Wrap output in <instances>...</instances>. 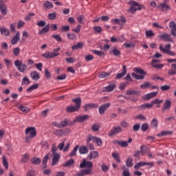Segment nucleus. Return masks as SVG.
Returning a JSON list of instances; mask_svg holds the SVG:
<instances>
[{"label": "nucleus", "mask_w": 176, "mask_h": 176, "mask_svg": "<svg viewBox=\"0 0 176 176\" xmlns=\"http://www.w3.org/2000/svg\"><path fill=\"white\" fill-rule=\"evenodd\" d=\"M72 101L73 102H75L76 106H74V105L68 106L66 108V111H67L68 113H72L74 112H78V111H79V109H80L82 100L80 99V98H73L72 100Z\"/></svg>", "instance_id": "1"}, {"label": "nucleus", "mask_w": 176, "mask_h": 176, "mask_svg": "<svg viewBox=\"0 0 176 176\" xmlns=\"http://www.w3.org/2000/svg\"><path fill=\"white\" fill-rule=\"evenodd\" d=\"M129 5H130V8L126 10L127 12H131L133 14H134L136 10H141L142 9V6L136 1H131L129 2Z\"/></svg>", "instance_id": "2"}, {"label": "nucleus", "mask_w": 176, "mask_h": 176, "mask_svg": "<svg viewBox=\"0 0 176 176\" xmlns=\"http://www.w3.org/2000/svg\"><path fill=\"white\" fill-rule=\"evenodd\" d=\"M14 64L19 72L23 73L27 71V65L23 63V61L20 60H14Z\"/></svg>", "instance_id": "3"}, {"label": "nucleus", "mask_w": 176, "mask_h": 176, "mask_svg": "<svg viewBox=\"0 0 176 176\" xmlns=\"http://www.w3.org/2000/svg\"><path fill=\"white\" fill-rule=\"evenodd\" d=\"M25 134L29 138H35L36 137V130L34 127H28L25 131Z\"/></svg>", "instance_id": "4"}, {"label": "nucleus", "mask_w": 176, "mask_h": 176, "mask_svg": "<svg viewBox=\"0 0 176 176\" xmlns=\"http://www.w3.org/2000/svg\"><path fill=\"white\" fill-rule=\"evenodd\" d=\"M158 38L161 41H164L165 42H171L172 43H174V39L171 38V35L168 34L162 33L158 35Z\"/></svg>", "instance_id": "5"}, {"label": "nucleus", "mask_w": 176, "mask_h": 176, "mask_svg": "<svg viewBox=\"0 0 176 176\" xmlns=\"http://www.w3.org/2000/svg\"><path fill=\"white\" fill-rule=\"evenodd\" d=\"M123 130L122 127L117 126H113L112 129L109 133V137H113V135H116L118 134H120Z\"/></svg>", "instance_id": "6"}, {"label": "nucleus", "mask_w": 176, "mask_h": 176, "mask_svg": "<svg viewBox=\"0 0 176 176\" xmlns=\"http://www.w3.org/2000/svg\"><path fill=\"white\" fill-rule=\"evenodd\" d=\"M89 118H90V116H89V115L77 116L74 120L73 123H82V122H85V120H87V119H89Z\"/></svg>", "instance_id": "7"}, {"label": "nucleus", "mask_w": 176, "mask_h": 176, "mask_svg": "<svg viewBox=\"0 0 176 176\" xmlns=\"http://www.w3.org/2000/svg\"><path fill=\"white\" fill-rule=\"evenodd\" d=\"M158 9H160L162 12H168L171 10V7L167 4V3H161L158 6Z\"/></svg>", "instance_id": "8"}, {"label": "nucleus", "mask_w": 176, "mask_h": 176, "mask_svg": "<svg viewBox=\"0 0 176 176\" xmlns=\"http://www.w3.org/2000/svg\"><path fill=\"white\" fill-rule=\"evenodd\" d=\"M85 167H87V168L91 169L93 167V163L91 162H87L86 160H82V163L80 164V168H85Z\"/></svg>", "instance_id": "9"}, {"label": "nucleus", "mask_w": 176, "mask_h": 176, "mask_svg": "<svg viewBox=\"0 0 176 176\" xmlns=\"http://www.w3.org/2000/svg\"><path fill=\"white\" fill-rule=\"evenodd\" d=\"M158 63H160L159 60L153 59L151 61V65L153 67V68H156L157 69H162V68L164 67V65L158 64Z\"/></svg>", "instance_id": "10"}, {"label": "nucleus", "mask_w": 176, "mask_h": 176, "mask_svg": "<svg viewBox=\"0 0 176 176\" xmlns=\"http://www.w3.org/2000/svg\"><path fill=\"white\" fill-rule=\"evenodd\" d=\"M0 12L3 16H6L8 14V10L6 9V6H5L3 0H0Z\"/></svg>", "instance_id": "11"}, {"label": "nucleus", "mask_w": 176, "mask_h": 176, "mask_svg": "<svg viewBox=\"0 0 176 176\" xmlns=\"http://www.w3.org/2000/svg\"><path fill=\"white\" fill-rule=\"evenodd\" d=\"M109 107H111V103H105L104 104H102L99 107L100 115H104V112H105V111H107V109H108Z\"/></svg>", "instance_id": "12"}, {"label": "nucleus", "mask_w": 176, "mask_h": 176, "mask_svg": "<svg viewBox=\"0 0 176 176\" xmlns=\"http://www.w3.org/2000/svg\"><path fill=\"white\" fill-rule=\"evenodd\" d=\"M144 166H153V162H140L135 164L134 168L137 170L138 168H140V167H144Z\"/></svg>", "instance_id": "13"}, {"label": "nucleus", "mask_w": 176, "mask_h": 176, "mask_svg": "<svg viewBox=\"0 0 176 176\" xmlns=\"http://www.w3.org/2000/svg\"><path fill=\"white\" fill-rule=\"evenodd\" d=\"M169 28H170L171 34L173 36H176V23L175 21H170L169 23Z\"/></svg>", "instance_id": "14"}, {"label": "nucleus", "mask_w": 176, "mask_h": 176, "mask_svg": "<svg viewBox=\"0 0 176 176\" xmlns=\"http://www.w3.org/2000/svg\"><path fill=\"white\" fill-rule=\"evenodd\" d=\"M113 144H115V145H119L122 148H126V146H129L127 142L123 140H114L113 141Z\"/></svg>", "instance_id": "15"}, {"label": "nucleus", "mask_w": 176, "mask_h": 176, "mask_svg": "<svg viewBox=\"0 0 176 176\" xmlns=\"http://www.w3.org/2000/svg\"><path fill=\"white\" fill-rule=\"evenodd\" d=\"M50 31V24H47L44 26L41 30L38 31V35H45V34H47Z\"/></svg>", "instance_id": "16"}, {"label": "nucleus", "mask_w": 176, "mask_h": 176, "mask_svg": "<svg viewBox=\"0 0 176 176\" xmlns=\"http://www.w3.org/2000/svg\"><path fill=\"white\" fill-rule=\"evenodd\" d=\"M171 108V101L170 100H165V102L164 103L162 111L164 112V111H169V109Z\"/></svg>", "instance_id": "17"}, {"label": "nucleus", "mask_w": 176, "mask_h": 176, "mask_svg": "<svg viewBox=\"0 0 176 176\" xmlns=\"http://www.w3.org/2000/svg\"><path fill=\"white\" fill-rule=\"evenodd\" d=\"M58 160H60V154L58 153L52 154V166H56V164L58 163Z\"/></svg>", "instance_id": "18"}, {"label": "nucleus", "mask_w": 176, "mask_h": 176, "mask_svg": "<svg viewBox=\"0 0 176 176\" xmlns=\"http://www.w3.org/2000/svg\"><path fill=\"white\" fill-rule=\"evenodd\" d=\"M170 48L171 45L170 44H166L165 45V47H164L162 45H160V50H161V52H162V53H164L165 54H166L168 52Z\"/></svg>", "instance_id": "19"}, {"label": "nucleus", "mask_w": 176, "mask_h": 176, "mask_svg": "<svg viewBox=\"0 0 176 176\" xmlns=\"http://www.w3.org/2000/svg\"><path fill=\"white\" fill-rule=\"evenodd\" d=\"M156 96H157V91L151 92L144 95L143 100H151V98H153V97H156Z\"/></svg>", "instance_id": "20"}, {"label": "nucleus", "mask_w": 176, "mask_h": 176, "mask_svg": "<svg viewBox=\"0 0 176 176\" xmlns=\"http://www.w3.org/2000/svg\"><path fill=\"white\" fill-rule=\"evenodd\" d=\"M30 77L33 80H39L41 78V76H39V73L36 71H33L30 73Z\"/></svg>", "instance_id": "21"}, {"label": "nucleus", "mask_w": 176, "mask_h": 176, "mask_svg": "<svg viewBox=\"0 0 176 176\" xmlns=\"http://www.w3.org/2000/svg\"><path fill=\"white\" fill-rule=\"evenodd\" d=\"M122 69H123L122 72L118 73L116 75V79H120V78H123V76H124V75H126V74H127V69L126 68V65L122 66Z\"/></svg>", "instance_id": "22"}, {"label": "nucleus", "mask_w": 176, "mask_h": 176, "mask_svg": "<svg viewBox=\"0 0 176 176\" xmlns=\"http://www.w3.org/2000/svg\"><path fill=\"white\" fill-rule=\"evenodd\" d=\"M20 41V34L17 32L11 40L12 45H17V42Z\"/></svg>", "instance_id": "23"}, {"label": "nucleus", "mask_w": 176, "mask_h": 176, "mask_svg": "<svg viewBox=\"0 0 176 176\" xmlns=\"http://www.w3.org/2000/svg\"><path fill=\"white\" fill-rule=\"evenodd\" d=\"M79 153L80 155H86V153H89V148L86 146H81L79 148Z\"/></svg>", "instance_id": "24"}, {"label": "nucleus", "mask_w": 176, "mask_h": 176, "mask_svg": "<svg viewBox=\"0 0 176 176\" xmlns=\"http://www.w3.org/2000/svg\"><path fill=\"white\" fill-rule=\"evenodd\" d=\"M126 96H140L141 92L140 91L136 90H128L126 92Z\"/></svg>", "instance_id": "25"}, {"label": "nucleus", "mask_w": 176, "mask_h": 176, "mask_svg": "<svg viewBox=\"0 0 176 176\" xmlns=\"http://www.w3.org/2000/svg\"><path fill=\"white\" fill-rule=\"evenodd\" d=\"M168 75H176V64L173 63L171 65V69L168 71Z\"/></svg>", "instance_id": "26"}, {"label": "nucleus", "mask_w": 176, "mask_h": 176, "mask_svg": "<svg viewBox=\"0 0 176 176\" xmlns=\"http://www.w3.org/2000/svg\"><path fill=\"white\" fill-rule=\"evenodd\" d=\"M97 104H87L84 106L85 111H88L89 109H93V108H97Z\"/></svg>", "instance_id": "27"}, {"label": "nucleus", "mask_w": 176, "mask_h": 176, "mask_svg": "<svg viewBox=\"0 0 176 176\" xmlns=\"http://www.w3.org/2000/svg\"><path fill=\"white\" fill-rule=\"evenodd\" d=\"M149 151H151V148H148L145 145H142L140 147V153H142L143 155H144V153H148Z\"/></svg>", "instance_id": "28"}, {"label": "nucleus", "mask_w": 176, "mask_h": 176, "mask_svg": "<svg viewBox=\"0 0 176 176\" xmlns=\"http://www.w3.org/2000/svg\"><path fill=\"white\" fill-rule=\"evenodd\" d=\"M18 109H19V111H21V112H24L25 113H28V112H30V108L23 105H19L18 107Z\"/></svg>", "instance_id": "29"}, {"label": "nucleus", "mask_w": 176, "mask_h": 176, "mask_svg": "<svg viewBox=\"0 0 176 176\" xmlns=\"http://www.w3.org/2000/svg\"><path fill=\"white\" fill-rule=\"evenodd\" d=\"M116 86L114 84L109 85L104 88L103 91H113V90L115 89Z\"/></svg>", "instance_id": "30"}, {"label": "nucleus", "mask_w": 176, "mask_h": 176, "mask_svg": "<svg viewBox=\"0 0 176 176\" xmlns=\"http://www.w3.org/2000/svg\"><path fill=\"white\" fill-rule=\"evenodd\" d=\"M42 57H44L45 58H54L53 53L50 52L43 54Z\"/></svg>", "instance_id": "31"}, {"label": "nucleus", "mask_w": 176, "mask_h": 176, "mask_svg": "<svg viewBox=\"0 0 176 176\" xmlns=\"http://www.w3.org/2000/svg\"><path fill=\"white\" fill-rule=\"evenodd\" d=\"M138 109H147L152 108V103L151 104H143L138 107Z\"/></svg>", "instance_id": "32"}, {"label": "nucleus", "mask_w": 176, "mask_h": 176, "mask_svg": "<svg viewBox=\"0 0 176 176\" xmlns=\"http://www.w3.org/2000/svg\"><path fill=\"white\" fill-rule=\"evenodd\" d=\"M171 134H173L172 131H162V132H160L157 136L158 137H164V135H171Z\"/></svg>", "instance_id": "33"}, {"label": "nucleus", "mask_w": 176, "mask_h": 176, "mask_svg": "<svg viewBox=\"0 0 176 176\" xmlns=\"http://www.w3.org/2000/svg\"><path fill=\"white\" fill-rule=\"evenodd\" d=\"M83 47V43L79 42L72 47V50H76L78 49H82Z\"/></svg>", "instance_id": "34"}, {"label": "nucleus", "mask_w": 176, "mask_h": 176, "mask_svg": "<svg viewBox=\"0 0 176 176\" xmlns=\"http://www.w3.org/2000/svg\"><path fill=\"white\" fill-rule=\"evenodd\" d=\"M56 126L58 129H63V127H66V126H68V122H67V120H64L60 122V124H57Z\"/></svg>", "instance_id": "35"}, {"label": "nucleus", "mask_w": 176, "mask_h": 176, "mask_svg": "<svg viewBox=\"0 0 176 176\" xmlns=\"http://www.w3.org/2000/svg\"><path fill=\"white\" fill-rule=\"evenodd\" d=\"M0 32L2 35H5V36H9L10 34L9 30L6 29V28H1L0 29Z\"/></svg>", "instance_id": "36"}, {"label": "nucleus", "mask_w": 176, "mask_h": 176, "mask_svg": "<svg viewBox=\"0 0 176 176\" xmlns=\"http://www.w3.org/2000/svg\"><path fill=\"white\" fill-rule=\"evenodd\" d=\"M47 160H49V154H47L43 159V167L44 168L47 167Z\"/></svg>", "instance_id": "37"}, {"label": "nucleus", "mask_w": 176, "mask_h": 176, "mask_svg": "<svg viewBox=\"0 0 176 176\" xmlns=\"http://www.w3.org/2000/svg\"><path fill=\"white\" fill-rule=\"evenodd\" d=\"M43 6L46 9H52L53 8V3L49 1H46L44 2Z\"/></svg>", "instance_id": "38"}, {"label": "nucleus", "mask_w": 176, "mask_h": 176, "mask_svg": "<svg viewBox=\"0 0 176 176\" xmlns=\"http://www.w3.org/2000/svg\"><path fill=\"white\" fill-rule=\"evenodd\" d=\"M134 72H136V74H140V75H146V72H145L142 69H140L138 67H135L133 69Z\"/></svg>", "instance_id": "39"}, {"label": "nucleus", "mask_w": 176, "mask_h": 176, "mask_svg": "<svg viewBox=\"0 0 176 176\" xmlns=\"http://www.w3.org/2000/svg\"><path fill=\"white\" fill-rule=\"evenodd\" d=\"M124 46L125 47H126V49H133V48L135 47V44L133 42H131L129 43H125L124 44Z\"/></svg>", "instance_id": "40"}, {"label": "nucleus", "mask_w": 176, "mask_h": 176, "mask_svg": "<svg viewBox=\"0 0 176 176\" xmlns=\"http://www.w3.org/2000/svg\"><path fill=\"white\" fill-rule=\"evenodd\" d=\"M38 84H34L32 86H30L29 88L27 89L28 93H31V91H34V90H36L38 88Z\"/></svg>", "instance_id": "41"}, {"label": "nucleus", "mask_w": 176, "mask_h": 176, "mask_svg": "<svg viewBox=\"0 0 176 176\" xmlns=\"http://www.w3.org/2000/svg\"><path fill=\"white\" fill-rule=\"evenodd\" d=\"M131 75L133 78H134V79H137V80H142V79L144 78V76H140L135 73H132Z\"/></svg>", "instance_id": "42"}, {"label": "nucleus", "mask_w": 176, "mask_h": 176, "mask_svg": "<svg viewBox=\"0 0 176 176\" xmlns=\"http://www.w3.org/2000/svg\"><path fill=\"white\" fill-rule=\"evenodd\" d=\"M75 162V161L72 159H70L69 161L65 162V164H63L64 167H71V166H72V164Z\"/></svg>", "instance_id": "43"}, {"label": "nucleus", "mask_w": 176, "mask_h": 176, "mask_svg": "<svg viewBox=\"0 0 176 176\" xmlns=\"http://www.w3.org/2000/svg\"><path fill=\"white\" fill-rule=\"evenodd\" d=\"M78 149H79V146H76L72 151L69 154V156H76V152H78Z\"/></svg>", "instance_id": "44"}, {"label": "nucleus", "mask_w": 176, "mask_h": 176, "mask_svg": "<svg viewBox=\"0 0 176 176\" xmlns=\"http://www.w3.org/2000/svg\"><path fill=\"white\" fill-rule=\"evenodd\" d=\"M30 160V156L27 154L22 155L21 163H27Z\"/></svg>", "instance_id": "45"}, {"label": "nucleus", "mask_w": 176, "mask_h": 176, "mask_svg": "<svg viewBox=\"0 0 176 176\" xmlns=\"http://www.w3.org/2000/svg\"><path fill=\"white\" fill-rule=\"evenodd\" d=\"M32 163H33V164L37 165V164H41V160L40 158L38 157H33L31 160Z\"/></svg>", "instance_id": "46"}, {"label": "nucleus", "mask_w": 176, "mask_h": 176, "mask_svg": "<svg viewBox=\"0 0 176 176\" xmlns=\"http://www.w3.org/2000/svg\"><path fill=\"white\" fill-rule=\"evenodd\" d=\"M146 36L147 38H152V36H155V33L152 30H147L145 32Z\"/></svg>", "instance_id": "47"}, {"label": "nucleus", "mask_w": 176, "mask_h": 176, "mask_svg": "<svg viewBox=\"0 0 176 176\" xmlns=\"http://www.w3.org/2000/svg\"><path fill=\"white\" fill-rule=\"evenodd\" d=\"M112 157L115 159L117 163H120V158L119 157V154L116 153H112Z\"/></svg>", "instance_id": "48"}, {"label": "nucleus", "mask_w": 176, "mask_h": 176, "mask_svg": "<svg viewBox=\"0 0 176 176\" xmlns=\"http://www.w3.org/2000/svg\"><path fill=\"white\" fill-rule=\"evenodd\" d=\"M54 134L58 135V137H63V135H64V130L58 129L54 132Z\"/></svg>", "instance_id": "49"}, {"label": "nucleus", "mask_w": 176, "mask_h": 176, "mask_svg": "<svg viewBox=\"0 0 176 176\" xmlns=\"http://www.w3.org/2000/svg\"><path fill=\"white\" fill-rule=\"evenodd\" d=\"M109 72H102L99 74V78H100V79H102L104 78H107V76H109Z\"/></svg>", "instance_id": "50"}, {"label": "nucleus", "mask_w": 176, "mask_h": 176, "mask_svg": "<svg viewBox=\"0 0 176 176\" xmlns=\"http://www.w3.org/2000/svg\"><path fill=\"white\" fill-rule=\"evenodd\" d=\"M59 50H61V48L60 47L53 50L52 55L54 56V57H57V56H60V53H58Z\"/></svg>", "instance_id": "51"}, {"label": "nucleus", "mask_w": 176, "mask_h": 176, "mask_svg": "<svg viewBox=\"0 0 176 176\" xmlns=\"http://www.w3.org/2000/svg\"><path fill=\"white\" fill-rule=\"evenodd\" d=\"M111 52L113 53V56L118 57L119 54H120V51L118 50L116 47H113Z\"/></svg>", "instance_id": "52"}, {"label": "nucleus", "mask_w": 176, "mask_h": 176, "mask_svg": "<svg viewBox=\"0 0 176 176\" xmlns=\"http://www.w3.org/2000/svg\"><path fill=\"white\" fill-rule=\"evenodd\" d=\"M126 167H131L133 166V158L128 157L126 162Z\"/></svg>", "instance_id": "53"}, {"label": "nucleus", "mask_w": 176, "mask_h": 176, "mask_svg": "<svg viewBox=\"0 0 176 176\" xmlns=\"http://www.w3.org/2000/svg\"><path fill=\"white\" fill-rule=\"evenodd\" d=\"M151 82H145L144 84L140 85L141 89H148V87H151Z\"/></svg>", "instance_id": "54"}, {"label": "nucleus", "mask_w": 176, "mask_h": 176, "mask_svg": "<svg viewBox=\"0 0 176 176\" xmlns=\"http://www.w3.org/2000/svg\"><path fill=\"white\" fill-rule=\"evenodd\" d=\"M94 139L98 146H102V140H101V138L96 137Z\"/></svg>", "instance_id": "55"}, {"label": "nucleus", "mask_w": 176, "mask_h": 176, "mask_svg": "<svg viewBox=\"0 0 176 176\" xmlns=\"http://www.w3.org/2000/svg\"><path fill=\"white\" fill-rule=\"evenodd\" d=\"M92 53H94V54H96V56H99L100 57H101L102 56H104L105 54L104 52L97 50H93Z\"/></svg>", "instance_id": "56"}, {"label": "nucleus", "mask_w": 176, "mask_h": 176, "mask_svg": "<svg viewBox=\"0 0 176 176\" xmlns=\"http://www.w3.org/2000/svg\"><path fill=\"white\" fill-rule=\"evenodd\" d=\"M91 159H96L98 157V153L97 151H92L89 153Z\"/></svg>", "instance_id": "57"}, {"label": "nucleus", "mask_w": 176, "mask_h": 176, "mask_svg": "<svg viewBox=\"0 0 176 176\" xmlns=\"http://www.w3.org/2000/svg\"><path fill=\"white\" fill-rule=\"evenodd\" d=\"M94 30L96 34H101V32L102 31V28L100 26H94Z\"/></svg>", "instance_id": "58"}, {"label": "nucleus", "mask_w": 176, "mask_h": 176, "mask_svg": "<svg viewBox=\"0 0 176 176\" xmlns=\"http://www.w3.org/2000/svg\"><path fill=\"white\" fill-rule=\"evenodd\" d=\"M36 25H38V27L43 28L46 25V21L42 20L39 21L38 22H37Z\"/></svg>", "instance_id": "59"}, {"label": "nucleus", "mask_w": 176, "mask_h": 176, "mask_svg": "<svg viewBox=\"0 0 176 176\" xmlns=\"http://www.w3.org/2000/svg\"><path fill=\"white\" fill-rule=\"evenodd\" d=\"M141 129L143 131H146V130L149 129V125L148 124V123L142 124L141 126Z\"/></svg>", "instance_id": "60"}, {"label": "nucleus", "mask_w": 176, "mask_h": 176, "mask_svg": "<svg viewBox=\"0 0 176 176\" xmlns=\"http://www.w3.org/2000/svg\"><path fill=\"white\" fill-rule=\"evenodd\" d=\"M91 129L93 130V131H98L100 130V125L96 124H94L91 126Z\"/></svg>", "instance_id": "61"}, {"label": "nucleus", "mask_w": 176, "mask_h": 176, "mask_svg": "<svg viewBox=\"0 0 176 176\" xmlns=\"http://www.w3.org/2000/svg\"><path fill=\"white\" fill-rule=\"evenodd\" d=\"M26 176H36L35 170H34L33 169L30 170L28 172H27Z\"/></svg>", "instance_id": "62"}, {"label": "nucleus", "mask_w": 176, "mask_h": 176, "mask_svg": "<svg viewBox=\"0 0 176 176\" xmlns=\"http://www.w3.org/2000/svg\"><path fill=\"white\" fill-rule=\"evenodd\" d=\"M56 13H50L48 14V19L49 20H56Z\"/></svg>", "instance_id": "63"}, {"label": "nucleus", "mask_w": 176, "mask_h": 176, "mask_svg": "<svg viewBox=\"0 0 176 176\" xmlns=\"http://www.w3.org/2000/svg\"><path fill=\"white\" fill-rule=\"evenodd\" d=\"M30 83V80L27 77H24L22 79L21 85H28Z\"/></svg>", "instance_id": "64"}]
</instances>
